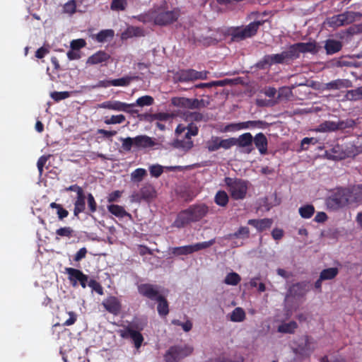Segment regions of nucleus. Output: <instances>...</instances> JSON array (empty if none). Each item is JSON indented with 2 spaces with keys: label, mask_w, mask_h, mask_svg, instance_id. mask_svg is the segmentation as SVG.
<instances>
[{
  "label": "nucleus",
  "mask_w": 362,
  "mask_h": 362,
  "mask_svg": "<svg viewBox=\"0 0 362 362\" xmlns=\"http://www.w3.org/2000/svg\"><path fill=\"white\" fill-rule=\"evenodd\" d=\"M209 213V207L205 204H197L181 211L173 223V226L181 228L191 223L201 221Z\"/></svg>",
  "instance_id": "obj_1"
},
{
  "label": "nucleus",
  "mask_w": 362,
  "mask_h": 362,
  "mask_svg": "<svg viewBox=\"0 0 362 362\" xmlns=\"http://www.w3.org/2000/svg\"><path fill=\"white\" fill-rule=\"evenodd\" d=\"M159 288V286L148 283L141 284L137 286L138 292L141 296L158 303V315L165 317L169 313V304L166 298L160 293Z\"/></svg>",
  "instance_id": "obj_2"
},
{
  "label": "nucleus",
  "mask_w": 362,
  "mask_h": 362,
  "mask_svg": "<svg viewBox=\"0 0 362 362\" xmlns=\"http://www.w3.org/2000/svg\"><path fill=\"white\" fill-rule=\"evenodd\" d=\"M224 182L232 199L240 200L246 197L249 185L247 180L226 177L224 179Z\"/></svg>",
  "instance_id": "obj_3"
},
{
  "label": "nucleus",
  "mask_w": 362,
  "mask_h": 362,
  "mask_svg": "<svg viewBox=\"0 0 362 362\" xmlns=\"http://www.w3.org/2000/svg\"><path fill=\"white\" fill-rule=\"evenodd\" d=\"M349 193V189L346 187L337 188L326 199L327 209L332 211H337L351 203Z\"/></svg>",
  "instance_id": "obj_4"
},
{
  "label": "nucleus",
  "mask_w": 362,
  "mask_h": 362,
  "mask_svg": "<svg viewBox=\"0 0 362 362\" xmlns=\"http://www.w3.org/2000/svg\"><path fill=\"white\" fill-rule=\"evenodd\" d=\"M264 23V21H257L245 27L234 28L230 31L231 40L234 42H240L255 35L259 26L262 25Z\"/></svg>",
  "instance_id": "obj_5"
},
{
  "label": "nucleus",
  "mask_w": 362,
  "mask_h": 362,
  "mask_svg": "<svg viewBox=\"0 0 362 362\" xmlns=\"http://www.w3.org/2000/svg\"><path fill=\"white\" fill-rule=\"evenodd\" d=\"M193 347L188 344H180L170 346L164 355L165 362H179L191 355Z\"/></svg>",
  "instance_id": "obj_6"
},
{
  "label": "nucleus",
  "mask_w": 362,
  "mask_h": 362,
  "mask_svg": "<svg viewBox=\"0 0 362 362\" xmlns=\"http://www.w3.org/2000/svg\"><path fill=\"white\" fill-rule=\"evenodd\" d=\"M155 25L166 26L177 21L180 17L178 9L165 11L160 7L155 8Z\"/></svg>",
  "instance_id": "obj_7"
},
{
  "label": "nucleus",
  "mask_w": 362,
  "mask_h": 362,
  "mask_svg": "<svg viewBox=\"0 0 362 362\" xmlns=\"http://www.w3.org/2000/svg\"><path fill=\"white\" fill-rule=\"evenodd\" d=\"M355 125L353 119L339 120L338 122L325 121L320 124L315 129L316 132H331L337 130H344L347 128H351Z\"/></svg>",
  "instance_id": "obj_8"
},
{
  "label": "nucleus",
  "mask_w": 362,
  "mask_h": 362,
  "mask_svg": "<svg viewBox=\"0 0 362 362\" xmlns=\"http://www.w3.org/2000/svg\"><path fill=\"white\" fill-rule=\"evenodd\" d=\"M198 127L192 122L187 126V132L185 134L184 139H177L173 141L174 147L177 148H183L186 151L193 147V141L191 139L192 136L198 134Z\"/></svg>",
  "instance_id": "obj_9"
},
{
  "label": "nucleus",
  "mask_w": 362,
  "mask_h": 362,
  "mask_svg": "<svg viewBox=\"0 0 362 362\" xmlns=\"http://www.w3.org/2000/svg\"><path fill=\"white\" fill-rule=\"evenodd\" d=\"M65 273L68 275V279L74 287L79 284L83 288H86L88 276L85 274L81 270L66 267L65 268Z\"/></svg>",
  "instance_id": "obj_10"
},
{
  "label": "nucleus",
  "mask_w": 362,
  "mask_h": 362,
  "mask_svg": "<svg viewBox=\"0 0 362 362\" xmlns=\"http://www.w3.org/2000/svg\"><path fill=\"white\" fill-rule=\"evenodd\" d=\"M313 339L308 336L304 335L299 338L296 342V346L293 349V353L303 357H308L314 351L312 346Z\"/></svg>",
  "instance_id": "obj_11"
},
{
  "label": "nucleus",
  "mask_w": 362,
  "mask_h": 362,
  "mask_svg": "<svg viewBox=\"0 0 362 362\" xmlns=\"http://www.w3.org/2000/svg\"><path fill=\"white\" fill-rule=\"evenodd\" d=\"M135 104H128L118 100H108L99 105V107L115 111H122L130 114L138 113V110L133 109Z\"/></svg>",
  "instance_id": "obj_12"
},
{
  "label": "nucleus",
  "mask_w": 362,
  "mask_h": 362,
  "mask_svg": "<svg viewBox=\"0 0 362 362\" xmlns=\"http://www.w3.org/2000/svg\"><path fill=\"white\" fill-rule=\"evenodd\" d=\"M309 291V282L306 281L292 284L288 289L286 298H300Z\"/></svg>",
  "instance_id": "obj_13"
},
{
  "label": "nucleus",
  "mask_w": 362,
  "mask_h": 362,
  "mask_svg": "<svg viewBox=\"0 0 362 362\" xmlns=\"http://www.w3.org/2000/svg\"><path fill=\"white\" fill-rule=\"evenodd\" d=\"M287 62L284 51L279 54H267L259 60L256 66L259 69H264L267 66H272L276 64H284Z\"/></svg>",
  "instance_id": "obj_14"
},
{
  "label": "nucleus",
  "mask_w": 362,
  "mask_h": 362,
  "mask_svg": "<svg viewBox=\"0 0 362 362\" xmlns=\"http://www.w3.org/2000/svg\"><path fill=\"white\" fill-rule=\"evenodd\" d=\"M209 71H198L192 69L182 70L179 74L178 79L180 82H186L198 79L204 80L207 78Z\"/></svg>",
  "instance_id": "obj_15"
},
{
  "label": "nucleus",
  "mask_w": 362,
  "mask_h": 362,
  "mask_svg": "<svg viewBox=\"0 0 362 362\" xmlns=\"http://www.w3.org/2000/svg\"><path fill=\"white\" fill-rule=\"evenodd\" d=\"M119 334L122 338H130L133 341L134 346L136 349L140 348L144 341V337L141 334V332L134 330L131 327H125L124 329L119 330Z\"/></svg>",
  "instance_id": "obj_16"
},
{
  "label": "nucleus",
  "mask_w": 362,
  "mask_h": 362,
  "mask_svg": "<svg viewBox=\"0 0 362 362\" xmlns=\"http://www.w3.org/2000/svg\"><path fill=\"white\" fill-rule=\"evenodd\" d=\"M156 190L151 184H146L139 190L138 193L133 195L135 200L140 202L141 200L149 201L156 197Z\"/></svg>",
  "instance_id": "obj_17"
},
{
  "label": "nucleus",
  "mask_w": 362,
  "mask_h": 362,
  "mask_svg": "<svg viewBox=\"0 0 362 362\" xmlns=\"http://www.w3.org/2000/svg\"><path fill=\"white\" fill-rule=\"evenodd\" d=\"M110 59V55L105 51L99 50L90 56L86 60L88 65H96L102 63H106Z\"/></svg>",
  "instance_id": "obj_18"
},
{
  "label": "nucleus",
  "mask_w": 362,
  "mask_h": 362,
  "mask_svg": "<svg viewBox=\"0 0 362 362\" xmlns=\"http://www.w3.org/2000/svg\"><path fill=\"white\" fill-rule=\"evenodd\" d=\"M253 136L250 132L244 133L235 139V145L241 148H247V153H250L253 148L252 147Z\"/></svg>",
  "instance_id": "obj_19"
},
{
  "label": "nucleus",
  "mask_w": 362,
  "mask_h": 362,
  "mask_svg": "<svg viewBox=\"0 0 362 362\" xmlns=\"http://www.w3.org/2000/svg\"><path fill=\"white\" fill-rule=\"evenodd\" d=\"M255 147L258 149L261 155L267 154L268 140L267 136L262 132L257 134L253 137V141Z\"/></svg>",
  "instance_id": "obj_20"
},
{
  "label": "nucleus",
  "mask_w": 362,
  "mask_h": 362,
  "mask_svg": "<svg viewBox=\"0 0 362 362\" xmlns=\"http://www.w3.org/2000/svg\"><path fill=\"white\" fill-rule=\"evenodd\" d=\"M272 219L262 218V219H250L247 223L255 227L259 232H262L268 228H270L272 225Z\"/></svg>",
  "instance_id": "obj_21"
},
{
  "label": "nucleus",
  "mask_w": 362,
  "mask_h": 362,
  "mask_svg": "<svg viewBox=\"0 0 362 362\" xmlns=\"http://www.w3.org/2000/svg\"><path fill=\"white\" fill-rule=\"evenodd\" d=\"M352 83L348 79H336L325 83L326 90H340L341 88H350Z\"/></svg>",
  "instance_id": "obj_22"
},
{
  "label": "nucleus",
  "mask_w": 362,
  "mask_h": 362,
  "mask_svg": "<svg viewBox=\"0 0 362 362\" xmlns=\"http://www.w3.org/2000/svg\"><path fill=\"white\" fill-rule=\"evenodd\" d=\"M349 189L351 203H362V184L353 185Z\"/></svg>",
  "instance_id": "obj_23"
},
{
  "label": "nucleus",
  "mask_w": 362,
  "mask_h": 362,
  "mask_svg": "<svg viewBox=\"0 0 362 362\" xmlns=\"http://www.w3.org/2000/svg\"><path fill=\"white\" fill-rule=\"evenodd\" d=\"M324 47L327 54H334L341 49L342 43L339 40L328 39L325 42Z\"/></svg>",
  "instance_id": "obj_24"
},
{
  "label": "nucleus",
  "mask_w": 362,
  "mask_h": 362,
  "mask_svg": "<svg viewBox=\"0 0 362 362\" xmlns=\"http://www.w3.org/2000/svg\"><path fill=\"white\" fill-rule=\"evenodd\" d=\"M155 145L153 139L146 135H139L134 137V146L138 148L152 147Z\"/></svg>",
  "instance_id": "obj_25"
},
{
  "label": "nucleus",
  "mask_w": 362,
  "mask_h": 362,
  "mask_svg": "<svg viewBox=\"0 0 362 362\" xmlns=\"http://www.w3.org/2000/svg\"><path fill=\"white\" fill-rule=\"evenodd\" d=\"M105 308L110 313L117 315L121 310V304L116 297H110L103 303Z\"/></svg>",
  "instance_id": "obj_26"
},
{
  "label": "nucleus",
  "mask_w": 362,
  "mask_h": 362,
  "mask_svg": "<svg viewBox=\"0 0 362 362\" xmlns=\"http://www.w3.org/2000/svg\"><path fill=\"white\" fill-rule=\"evenodd\" d=\"M74 204V214L75 216H78L79 214L83 212L86 209V196L83 191L77 194Z\"/></svg>",
  "instance_id": "obj_27"
},
{
  "label": "nucleus",
  "mask_w": 362,
  "mask_h": 362,
  "mask_svg": "<svg viewBox=\"0 0 362 362\" xmlns=\"http://www.w3.org/2000/svg\"><path fill=\"white\" fill-rule=\"evenodd\" d=\"M264 124V122L261 120H255V121H247L243 122H239L235 124H231L228 126V128L231 127H233L235 129H247L250 127L255 128V127H259L262 128L263 125Z\"/></svg>",
  "instance_id": "obj_28"
},
{
  "label": "nucleus",
  "mask_w": 362,
  "mask_h": 362,
  "mask_svg": "<svg viewBox=\"0 0 362 362\" xmlns=\"http://www.w3.org/2000/svg\"><path fill=\"white\" fill-rule=\"evenodd\" d=\"M296 46L300 53L316 54L318 52V47L315 41L308 42H298Z\"/></svg>",
  "instance_id": "obj_29"
},
{
  "label": "nucleus",
  "mask_w": 362,
  "mask_h": 362,
  "mask_svg": "<svg viewBox=\"0 0 362 362\" xmlns=\"http://www.w3.org/2000/svg\"><path fill=\"white\" fill-rule=\"evenodd\" d=\"M107 210L110 214L118 218H124L126 216L132 217L131 214L128 213L123 206L117 204L108 205Z\"/></svg>",
  "instance_id": "obj_30"
},
{
  "label": "nucleus",
  "mask_w": 362,
  "mask_h": 362,
  "mask_svg": "<svg viewBox=\"0 0 362 362\" xmlns=\"http://www.w3.org/2000/svg\"><path fill=\"white\" fill-rule=\"evenodd\" d=\"M148 321L146 318L135 317L132 322L126 327H131L138 332H141L147 325Z\"/></svg>",
  "instance_id": "obj_31"
},
{
  "label": "nucleus",
  "mask_w": 362,
  "mask_h": 362,
  "mask_svg": "<svg viewBox=\"0 0 362 362\" xmlns=\"http://www.w3.org/2000/svg\"><path fill=\"white\" fill-rule=\"evenodd\" d=\"M115 32L112 29L102 30L95 37V39L98 42H105L108 39H112L114 37Z\"/></svg>",
  "instance_id": "obj_32"
},
{
  "label": "nucleus",
  "mask_w": 362,
  "mask_h": 362,
  "mask_svg": "<svg viewBox=\"0 0 362 362\" xmlns=\"http://www.w3.org/2000/svg\"><path fill=\"white\" fill-rule=\"evenodd\" d=\"M138 76H126L122 78L112 79V86H128L130 83L134 80H136Z\"/></svg>",
  "instance_id": "obj_33"
},
{
  "label": "nucleus",
  "mask_w": 362,
  "mask_h": 362,
  "mask_svg": "<svg viewBox=\"0 0 362 362\" xmlns=\"http://www.w3.org/2000/svg\"><path fill=\"white\" fill-rule=\"evenodd\" d=\"M339 274V269L337 267H331L328 269H323L320 276H321V280H332L334 279L337 274Z\"/></svg>",
  "instance_id": "obj_34"
},
{
  "label": "nucleus",
  "mask_w": 362,
  "mask_h": 362,
  "mask_svg": "<svg viewBox=\"0 0 362 362\" xmlns=\"http://www.w3.org/2000/svg\"><path fill=\"white\" fill-rule=\"evenodd\" d=\"M229 201V197L225 191L219 190L214 197L215 203L220 206H226Z\"/></svg>",
  "instance_id": "obj_35"
},
{
  "label": "nucleus",
  "mask_w": 362,
  "mask_h": 362,
  "mask_svg": "<svg viewBox=\"0 0 362 362\" xmlns=\"http://www.w3.org/2000/svg\"><path fill=\"white\" fill-rule=\"evenodd\" d=\"M249 236H250L249 228H247L246 226H241L235 233H230L228 235V238L229 239H233V238L246 239V238H248Z\"/></svg>",
  "instance_id": "obj_36"
},
{
  "label": "nucleus",
  "mask_w": 362,
  "mask_h": 362,
  "mask_svg": "<svg viewBox=\"0 0 362 362\" xmlns=\"http://www.w3.org/2000/svg\"><path fill=\"white\" fill-rule=\"evenodd\" d=\"M245 312L242 308H235L231 313L230 319L232 322H241L245 319Z\"/></svg>",
  "instance_id": "obj_37"
},
{
  "label": "nucleus",
  "mask_w": 362,
  "mask_h": 362,
  "mask_svg": "<svg viewBox=\"0 0 362 362\" xmlns=\"http://www.w3.org/2000/svg\"><path fill=\"white\" fill-rule=\"evenodd\" d=\"M155 8L150 9L144 13H141L136 17V18L144 23L153 22L155 24Z\"/></svg>",
  "instance_id": "obj_38"
},
{
  "label": "nucleus",
  "mask_w": 362,
  "mask_h": 362,
  "mask_svg": "<svg viewBox=\"0 0 362 362\" xmlns=\"http://www.w3.org/2000/svg\"><path fill=\"white\" fill-rule=\"evenodd\" d=\"M284 55L286 57V61L293 60L297 59L300 56V51H298V47L296 46V43L291 45L288 50L284 51Z\"/></svg>",
  "instance_id": "obj_39"
},
{
  "label": "nucleus",
  "mask_w": 362,
  "mask_h": 362,
  "mask_svg": "<svg viewBox=\"0 0 362 362\" xmlns=\"http://www.w3.org/2000/svg\"><path fill=\"white\" fill-rule=\"evenodd\" d=\"M298 327V324L295 321H291L284 323L279 326L278 331L281 333L293 334Z\"/></svg>",
  "instance_id": "obj_40"
},
{
  "label": "nucleus",
  "mask_w": 362,
  "mask_h": 362,
  "mask_svg": "<svg viewBox=\"0 0 362 362\" xmlns=\"http://www.w3.org/2000/svg\"><path fill=\"white\" fill-rule=\"evenodd\" d=\"M298 212L302 218H310L315 213V207L312 204H306L300 206L298 209Z\"/></svg>",
  "instance_id": "obj_41"
},
{
  "label": "nucleus",
  "mask_w": 362,
  "mask_h": 362,
  "mask_svg": "<svg viewBox=\"0 0 362 362\" xmlns=\"http://www.w3.org/2000/svg\"><path fill=\"white\" fill-rule=\"evenodd\" d=\"M241 281L240 276L236 272L228 273L223 281L227 285L237 286Z\"/></svg>",
  "instance_id": "obj_42"
},
{
  "label": "nucleus",
  "mask_w": 362,
  "mask_h": 362,
  "mask_svg": "<svg viewBox=\"0 0 362 362\" xmlns=\"http://www.w3.org/2000/svg\"><path fill=\"white\" fill-rule=\"evenodd\" d=\"M126 117L124 115H112L110 117H105L104 122L106 124H122L125 122Z\"/></svg>",
  "instance_id": "obj_43"
},
{
  "label": "nucleus",
  "mask_w": 362,
  "mask_h": 362,
  "mask_svg": "<svg viewBox=\"0 0 362 362\" xmlns=\"http://www.w3.org/2000/svg\"><path fill=\"white\" fill-rule=\"evenodd\" d=\"M172 253L174 255H187L193 253L192 245H185L180 247H173L172 250Z\"/></svg>",
  "instance_id": "obj_44"
},
{
  "label": "nucleus",
  "mask_w": 362,
  "mask_h": 362,
  "mask_svg": "<svg viewBox=\"0 0 362 362\" xmlns=\"http://www.w3.org/2000/svg\"><path fill=\"white\" fill-rule=\"evenodd\" d=\"M49 206L52 209H56L57 210V214L58 218L59 220H63L64 218H66L69 215V211L66 209H64L62 205L60 204L52 202L49 204Z\"/></svg>",
  "instance_id": "obj_45"
},
{
  "label": "nucleus",
  "mask_w": 362,
  "mask_h": 362,
  "mask_svg": "<svg viewBox=\"0 0 362 362\" xmlns=\"http://www.w3.org/2000/svg\"><path fill=\"white\" fill-rule=\"evenodd\" d=\"M342 13L334 15L328 20V24L330 27L338 28L344 25V21Z\"/></svg>",
  "instance_id": "obj_46"
},
{
  "label": "nucleus",
  "mask_w": 362,
  "mask_h": 362,
  "mask_svg": "<svg viewBox=\"0 0 362 362\" xmlns=\"http://www.w3.org/2000/svg\"><path fill=\"white\" fill-rule=\"evenodd\" d=\"M172 103L177 107L189 109L190 98H174Z\"/></svg>",
  "instance_id": "obj_47"
},
{
  "label": "nucleus",
  "mask_w": 362,
  "mask_h": 362,
  "mask_svg": "<svg viewBox=\"0 0 362 362\" xmlns=\"http://www.w3.org/2000/svg\"><path fill=\"white\" fill-rule=\"evenodd\" d=\"M215 243V239H211L209 241H204L202 243H198L194 245H191L192 248V252H197L201 250L206 249Z\"/></svg>",
  "instance_id": "obj_48"
},
{
  "label": "nucleus",
  "mask_w": 362,
  "mask_h": 362,
  "mask_svg": "<svg viewBox=\"0 0 362 362\" xmlns=\"http://www.w3.org/2000/svg\"><path fill=\"white\" fill-rule=\"evenodd\" d=\"M128 37H143L145 35L144 30L139 27L132 26L127 30Z\"/></svg>",
  "instance_id": "obj_49"
},
{
  "label": "nucleus",
  "mask_w": 362,
  "mask_h": 362,
  "mask_svg": "<svg viewBox=\"0 0 362 362\" xmlns=\"http://www.w3.org/2000/svg\"><path fill=\"white\" fill-rule=\"evenodd\" d=\"M342 16L344 17V24L348 25L353 23L356 20V18L360 16L361 14L354 11H345L342 13Z\"/></svg>",
  "instance_id": "obj_50"
},
{
  "label": "nucleus",
  "mask_w": 362,
  "mask_h": 362,
  "mask_svg": "<svg viewBox=\"0 0 362 362\" xmlns=\"http://www.w3.org/2000/svg\"><path fill=\"white\" fill-rule=\"evenodd\" d=\"M153 101L154 100L151 96L144 95L139 98L134 104L140 107L149 106L153 103Z\"/></svg>",
  "instance_id": "obj_51"
},
{
  "label": "nucleus",
  "mask_w": 362,
  "mask_h": 362,
  "mask_svg": "<svg viewBox=\"0 0 362 362\" xmlns=\"http://www.w3.org/2000/svg\"><path fill=\"white\" fill-rule=\"evenodd\" d=\"M146 175V170L144 168H136L132 174V179L136 182H140Z\"/></svg>",
  "instance_id": "obj_52"
},
{
  "label": "nucleus",
  "mask_w": 362,
  "mask_h": 362,
  "mask_svg": "<svg viewBox=\"0 0 362 362\" xmlns=\"http://www.w3.org/2000/svg\"><path fill=\"white\" fill-rule=\"evenodd\" d=\"M74 230L69 226L62 227L56 230V235L60 237L71 238Z\"/></svg>",
  "instance_id": "obj_53"
},
{
  "label": "nucleus",
  "mask_w": 362,
  "mask_h": 362,
  "mask_svg": "<svg viewBox=\"0 0 362 362\" xmlns=\"http://www.w3.org/2000/svg\"><path fill=\"white\" fill-rule=\"evenodd\" d=\"M71 95L69 91H54L51 93V98L56 102H59L60 100H64L69 98Z\"/></svg>",
  "instance_id": "obj_54"
},
{
  "label": "nucleus",
  "mask_w": 362,
  "mask_h": 362,
  "mask_svg": "<svg viewBox=\"0 0 362 362\" xmlns=\"http://www.w3.org/2000/svg\"><path fill=\"white\" fill-rule=\"evenodd\" d=\"M87 285L91 288L92 291H95L99 295H103V288L101 284L95 279H90Z\"/></svg>",
  "instance_id": "obj_55"
},
{
  "label": "nucleus",
  "mask_w": 362,
  "mask_h": 362,
  "mask_svg": "<svg viewBox=\"0 0 362 362\" xmlns=\"http://www.w3.org/2000/svg\"><path fill=\"white\" fill-rule=\"evenodd\" d=\"M127 6L126 0H112L111 3V9L116 11H124Z\"/></svg>",
  "instance_id": "obj_56"
},
{
  "label": "nucleus",
  "mask_w": 362,
  "mask_h": 362,
  "mask_svg": "<svg viewBox=\"0 0 362 362\" xmlns=\"http://www.w3.org/2000/svg\"><path fill=\"white\" fill-rule=\"evenodd\" d=\"M86 45V42L84 39L80 38L73 40L70 43V47L71 49L80 51V49Z\"/></svg>",
  "instance_id": "obj_57"
},
{
  "label": "nucleus",
  "mask_w": 362,
  "mask_h": 362,
  "mask_svg": "<svg viewBox=\"0 0 362 362\" xmlns=\"http://www.w3.org/2000/svg\"><path fill=\"white\" fill-rule=\"evenodd\" d=\"M149 171L152 177H158L163 173V167L158 164L153 165L149 167Z\"/></svg>",
  "instance_id": "obj_58"
},
{
  "label": "nucleus",
  "mask_w": 362,
  "mask_h": 362,
  "mask_svg": "<svg viewBox=\"0 0 362 362\" xmlns=\"http://www.w3.org/2000/svg\"><path fill=\"white\" fill-rule=\"evenodd\" d=\"M122 147L126 151H131L132 148L134 146V138L127 137L121 139Z\"/></svg>",
  "instance_id": "obj_59"
},
{
  "label": "nucleus",
  "mask_w": 362,
  "mask_h": 362,
  "mask_svg": "<svg viewBox=\"0 0 362 362\" xmlns=\"http://www.w3.org/2000/svg\"><path fill=\"white\" fill-rule=\"evenodd\" d=\"M188 118L191 121H194V122L206 121L208 119L207 117H206L203 113H201L199 112H190L188 115Z\"/></svg>",
  "instance_id": "obj_60"
},
{
  "label": "nucleus",
  "mask_w": 362,
  "mask_h": 362,
  "mask_svg": "<svg viewBox=\"0 0 362 362\" xmlns=\"http://www.w3.org/2000/svg\"><path fill=\"white\" fill-rule=\"evenodd\" d=\"M221 139L218 137L213 138L208 142V149L209 151H215L221 148L220 146Z\"/></svg>",
  "instance_id": "obj_61"
},
{
  "label": "nucleus",
  "mask_w": 362,
  "mask_h": 362,
  "mask_svg": "<svg viewBox=\"0 0 362 362\" xmlns=\"http://www.w3.org/2000/svg\"><path fill=\"white\" fill-rule=\"evenodd\" d=\"M76 4L74 0H71L66 3L64 6V12L73 14L76 12Z\"/></svg>",
  "instance_id": "obj_62"
},
{
  "label": "nucleus",
  "mask_w": 362,
  "mask_h": 362,
  "mask_svg": "<svg viewBox=\"0 0 362 362\" xmlns=\"http://www.w3.org/2000/svg\"><path fill=\"white\" fill-rule=\"evenodd\" d=\"M235 138H229L226 139H221L220 146L221 148L224 149H229L232 146L235 145Z\"/></svg>",
  "instance_id": "obj_63"
},
{
  "label": "nucleus",
  "mask_w": 362,
  "mask_h": 362,
  "mask_svg": "<svg viewBox=\"0 0 362 362\" xmlns=\"http://www.w3.org/2000/svg\"><path fill=\"white\" fill-rule=\"evenodd\" d=\"M87 199H88V206L89 211L91 213L95 212L97 210V204H96V202H95V198L93 196V194L89 193L88 194Z\"/></svg>",
  "instance_id": "obj_64"
}]
</instances>
